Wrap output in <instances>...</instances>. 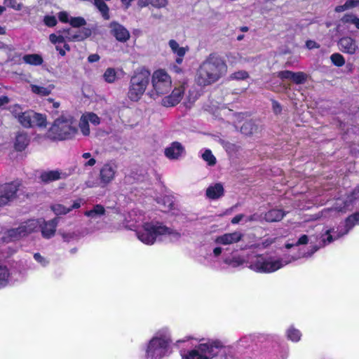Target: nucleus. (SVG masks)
<instances>
[{
  "label": "nucleus",
  "mask_w": 359,
  "mask_h": 359,
  "mask_svg": "<svg viewBox=\"0 0 359 359\" xmlns=\"http://www.w3.org/2000/svg\"><path fill=\"white\" fill-rule=\"evenodd\" d=\"M55 48L62 56L65 55L66 50L69 51L70 50L69 46L66 43H64L63 47H61L60 45H57Z\"/></svg>",
  "instance_id": "nucleus-56"
},
{
  "label": "nucleus",
  "mask_w": 359,
  "mask_h": 359,
  "mask_svg": "<svg viewBox=\"0 0 359 359\" xmlns=\"http://www.w3.org/2000/svg\"><path fill=\"white\" fill-rule=\"evenodd\" d=\"M344 23H348L353 25L358 29H359V18L353 14H346L341 18Z\"/></svg>",
  "instance_id": "nucleus-38"
},
{
  "label": "nucleus",
  "mask_w": 359,
  "mask_h": 359,
  "mask_svg": "<svg viewBox=\"0 0 359 359\" xmlns=\"http://www.w3.org/2000/svg\"><path fill=\"white\" fill-rule=\"evenodd\" d=\"M318 247L313 246L309 253L299 252L297 256L291 258H278L270 255H255L249 260V268L257 273H269L274 272L286 264L304 257H309L313 254Z\"/></svg>",
  "instance_id": "nucleus-5"
},
{
  "label": "nucleus",
  "mask_w": 359,
  "mask_h": 359,
  "mask_svg": "<svg viewBox=\"0 0 359 359\" xmlns=\"http://www.w3.org/2000/svg\"><path fill=\"white\" fill-rule=\"evenodd\" d=\"M218 355L220 359H237L232 347L224 346L219 340L202 339L194 348L181 352L182 359H212Z\"/></svg>",
  "instance_id": "nucleus-3"
},
{
  "label": "nucleus",
  "mask_w": 359,
  "mask_h": 359,
  "mask_svg": "<svg viewBox=\"0 0 359 359\" xmlns=\"http://www.w3.org/2000/svg\"><path fill=\"white\" fill-rule=\"evenodd\" d=\"M40 226L41 234L45 238H50L55 235L56 227L57 226L59 219L54 218L50 221H45L43 219H40Z\"/></svg>",
  "instance_id": "nucleus-15"
},
{
  "label": "nucleus",
  "mask_w": 359,
  "mask_h": 359,
  "mask_svg": "<svg viewBox=\"0 0 359 359\" xmlns=\"http://www.w3.org/2000/svg\"><path fill=\"white\" fill-rule=\"evenodd\" d=\"M184 152V147L182 145L177 142H172L168 147L165 149V155L167 158L171 160L179 158Z\"/></svg>",
  "instance_id": "nucleus-22"
},
{
  "label": "nucleus",
  "mask_w": 359,
  "mask_h": 359,
  "mask_svg": "<svg viewBox=\"0 0 359 359\" xmlns=\"http://www.w3.org/2000/svg\"><path fill=\"white\" fill-rule=\"evenodd\" d=\"M104 1L105 0H94V4L100 12L102 17L105 20H108L109 18V8L104 3Z\"/></svg>",
  "instance_id": "nucleus-33"
},
{
  "label": "nucleus",
  "mask_w": 359,
  "mask_h": 359,
  "mask_svg": "<svg viewBox=\"0 0 359 359\" xmlns=\"http://www.w3.org/2000/svg\"><path fill=\"white\" fill-rule=\"evenodd\" d=\"M272 107H273V111H274V112L276 114L280 113V111H281V106H280V104L278 102L273 101Z\"/></svg>",
  "instance_id": "nucleus-60"
},
{
  "label": "nucleus",
  "mask_w": 359,
  "mask_h": 359,
  "mask_svg": "<svg viewBox=\"0 0 359 359\" xmlns=\"http://www.w3.org/2000/svg\"><path fill=\"white\" fill-rule=\"evenodd\" d=\"M286 335L287 339L293 342H298L302 337L301 332L294 327H290L287 329Z\"/></svg>",
  "instance_id": "nucleus-34"
},
{
  "label": "nucleus",
  "mask_w": 359,
  "mask_h": 359,
  "mask_svg": "<svg viewBox=\"0 0 359 359\" xmlns=\"http://www.w3.org/2000/svg\"><path fill=\"white\" fill-rule=\"evenodd\" d=\"M63 34L65 37V41H82L84 39L88 37L90 35V31L87 29H84L80 31L78 34H72L70 30L65 31Z\"/></svg>",
  "instance_id": "nucleus-24"
},
{
  "label": "nucleus",
  "mask_w": 359,
  "mask_h": 359,
  "mask_svg": "<svg viewBox=\"0 0 359 359\" xmlns=\"http://www.w3.org/2000/svg\"><path fill=\"white\" fill-rule=\"evenodd\" d=\"M339 49L346 54L354 55L359 51L356 40L351 36H343L337 43Z\"/></svg>",
  "instance_id": "nucleus-14"
},
{
  "label": "nucleus",
  "mask_w": 359,
  "mask_h": 359,
  "mask_svg": "<svg viewBox=\"0 0 359 359\" xmlns=\"http://www.w3.org/2000/svg\"><path fill=\"white\" fill-rule=\"evenodd\" d=\"M292 72L285 70V71H281L277 73L278 77H279L281 79H292Z\"/></svg>",
  "instance_id": "nucleus-54"
},
{
  "label": "nucleus",
  "mask_w": 359,
  "mask_h": 359,
  "mask_svg": "<svg viewBox=\"0 0 359 359\" xmlns=\"http://www.w3.org/2000/svg\"><path fill=\"white\" fill-rule=\"evenodd\" d=\"M222 252V248L220 247H216L212 250V255L215 257H218Z\"/></svg>",
  "instance_id": "nucleus-62"
},
{
  "label": "nucleus",
  "mask_w": 359,
  "mask_h": 359,
  "mask_svg": "<svg viewBox=\"0 0 359 359\" xmlns=\"http://www.w3.org/2000/svg\"><path fill=\"white\" fill-rule=\"evenodd\" d=\"M256 130V126L251 121L245 122L241 128V133L246 135L252 134Z\"/></svg>",
  "instance_id": "nucleus-37"
},
{
  "label": "nucleus",
  "mask_w": 359,
  "mask_h": 359,
  "mask_svg": "<svg viewBox=\"0 0 359 359\" xmlns=\"http://www.w3.org/2000/svg\"><path fill=\"white\" fill-rule=\"evenodd\" d=\"M100 56L97 54H91L88 57V61L89 62H97L100 60Z\"/></svg>",
  "instance_id": "nucleus-61"
},
{
  "label": "nucleus",
  "mask_w": 359,
  "mask_h": 359,
  "mask_svg": "<svg viewBox=\"0 0 359 359\" xmlns=\"http://www.w3.org/2000/svg\"><path fill=\"white\" fill-rule=\"evenodd\" d=\"M306 46L309 49H313L319 48V45L314 41L309 40L306 43Z\"/></svg>",
  "instance_id": "nucleus-58"
},
{
  "label": "nucleus",
  "mask_w": 359,
  "mask_h": 359,
  "mask_svg": "<svg viewBox=\"0 0 359 359\" xmlns=\"http://www.w3.org/2000/svg\"><path fill=\"white\" fill-rule=\"evenodd\" d=\"M150 81V72L144 68L136 70L132 76L128 92V98L137 102L146 91Z\"/></svg>",
  "instance_id": "nucleus-8"
},
{
  "label": "nucleus",
  "mask_w": 359,
  "mask_h": 359,
  "mask_svg": "<svg viewBox=\"0 0 359 359\" xmlns=\"http://www.w3.org/2000/svg\"><path fill=\"white\" fill-rule=\"evenodd\" d=\"M104 214L105 208L102 205H96L91 210H87L84 212L85 216L88 217L91 220L100 218Z\"/></svg>",
  "instance_id": "nucleus-25"
},
{
  "label": "nucleus",
  "mask_w": 359,
  "mask_h": 359,
  "mask_svg": "<svg viewBox=\"0 0 359 359\" xmlns=\"http://www.w3.org/2000/svg\"><path fill=\"white\" fill-rule=\"evenodd\" d=\"M49 39L51 41V43H53L55 45V46L57 45L60 46L62 43H66L65 37L63 34H59V35L55 34H51L49 36Z\"/></svg>",
  "instance_id": "nucleus-47"
},
{
  "label": "nucleus",
  "mask_w": 359,
  "mask_h": 359,
  "mask_svg": "<svg viewBox=\"0 0 359 359\" xmlns=\"http://www.w3.org/2000/svg\"><path fill=\"white\" fill-rule=\"evenodd\" d=\"M111 34L120 42H126L130 39V33L123 25L113 22L109 25Z\"/></svg>",
  "instance_id": "nucleus-17"
},
{
  "label": "nucleus",
  "mask_w": 359,
  "mask_h": 359,
  "mask_svg": "<svg viewBox=\"0 0 359 359\" xmlns=\"http://www.w3.org/2000/svg\"><path fill=\"white\" fill-rule=\"evenodd\" d=\"M245 260L240 256H233L224 259V262L229 266L237 267L242 265Z\"/></svg>",
  "instance_id": "nucleus-35"
},
{
  "label": "nucleus",
  "mask_w": 359,
  "mask_h": 359,
  "mask_svg": "<svg viewBox=\"0 0 359 359\" xmlns=\"http://www.w3.org/2000/svg\"><path fill=\"white\" fill-rule=\"evenodd\" d=\"M18 186L16 182L0 185V206L7 205L15 198Z\"/></svg>",
  "instance_id": "nucleus-13"
},
{
  "label": "nucleus",
  "mask_w": 359,
  "mask_h": 359,
  "mask_svg": "<svg viewBox=\"0 0 359 359\" xmlns=\"http://www.w3.org/2000/svg\"><path fill=\"white\" fill-rule=\"evenodd\" d=\"M57 16L62 22H69L73 27H80L86 24V21L83 18L70 17L66 11L60 12Z\"/></svg>",
  "instance_id": "nucleus-21"
},
{
  "label": "nucleus",
  "mask_w": 359,
  "mask_h": 359,
  "mask_svg": "<svg viewBox=\"0 0 359 359\" xmlns=\"http://www.w3.org/2000/svg\"><path fill=\"white\" fill-rule=\"evenodd\" d=\"M86 120L93 126H98L101 122L100 118L93 112H86L82 115Z\"/></svg>",
  "instance_id": "nucleus-39"
},
{
  "label": "nucleus",
  "mask_w": 359,
  "mask_h": 359,
  "mask_svg": "<svg viewBox=\"0 0 359 359\" xmlns=\"http://www.w3.org/2000/svg\"><path fill=\"white\" fill-rule=\"evenodd\" d=\"M67 174L60 170L43 171L40 175V179L45 183H50L56 180L65 179Z\"/></svg>",
  "instance_id": "nucleus-20"
},
{
  "label": "nucleus",
  "mask_w": 359,
  "mask_h": 359,
  "mask_svg": "<svg viewBox=\"0 0 359 359\" xmlns=\"http://www.w3.org/2000/svg\"><path fill=\"white\" fill-rule=\"evenodd\" d=\"M130 217L137 224L135 231L138 239L146 245H151L156 241L166 237L171 241H177L180 238L178 231L160 222L150 220L142 212L133 211L130 213Z\"/></svg>",
  "instance_id": "nucleus-2"
},
{
  "label": "nucleus",
  "mask_w": 359,
  "mask_h": 359,
  "mask_svg": "<svg viewBox=\"0 0 359 359\" xmlns=\"http://www.w3.org/2000/svg\"><path fill=\"white\" fill-rule=\"evenodd\" d=\"M202 158L209 165L212 166L216 163V158L209 149L205 150L203 153Z\"/></svg>",
  "instance_id": "nucleus-44"
},
{
  "label": "nucleus",
  "mask_w": 359,
  "mask_h": 359,
  "mask_svg": "<svg viewBox=\"0 0 359 359\" xmlns=\"http://www.w3.org/2000/svg\"><path fill=\"white\" fill-rule=\"evenodd\" d=\"M312 237H309L308 236L306 235H302L299 239L298 241H297L296 243H292V244H290V243H287L285 247L287 248H290L292 247H294V246H298V245H306L309 243V241L311 240Z\"/></svg>",
  "instance_id": "nucleus-48"
},
{
  "label": "nucleus",
  "mask_w": 359,
  "mask_h": 359,
  "mask_svg": "<svg viewBox=\"0 0 359 359\" xmlns=\"http://www.w3.org/2000/svg\"><path fill=\"white\" fill-rule=\"evenodd\" d=\"M248 77V73L244 70L236 72L231 75V78L235 80H244Z\"/></svg>",
  "instance_id": "nucleus-51"
},
{
  "label": "nucleus",
  "mask_w": 359,
  "mask_h": 359,
  "mask_svg": "<svg viewBox=\"0 0 359 359\" xmlns=\"http://www.w3.org/2000/svg\"><path fill=\"white\" fill-rule=\"evenodd\" d=\"M10 273L5 266H0V288L6 286L9 280Z\"/></svg>",
  "instance_id": "nucleus-36"
},
{
  "label": "nucleus",
  "mask_w": 359,
  "mask_h": 359,
  "mask_svg": "<svg viewBox=\"0 0 359 359\" xmlns=\"http://www.w3.org/2000/svg\"><path fill=\"white\" fill-rule=\"evenodd\" d=\"M79 127L83 135L88 136L90 135V130L89 127V123L83 116H81Z\"/></svg>",
  "instance_id": "nucleus-40"
},
{
  "label": "nucleus",
  "mask_w": 359,
  "mask_h": 359,
  "mask_svg": "<svg viewBox=\"0 0 359 359\" xmlns=\"http://www.w3.org/2000/svg\"><path fill=\"white\" fill-rule=\"evenodd\" d=\"M82 158L88 160L87 161L83 163V165L85 167H93L96 163V160L92 157L91 154L89 152H86L82 154Z\"/></svg>",
  "instance_id": "nucleus-49"
},
{
  "label": "nucleus",
  "mask_w": 359,
  "mask_h": 359,
  "mask_svg": "<svg viewBox=\"0 0 359 359\" xmlns=\"http://www.w3.org/2000/svg\"><path fill=\"white\" fill-rule=\"evenodd\" d=\"M346 234V233H344L343 226H339L337 229L334 228L327 229L325 231L324 233L322 234L320 242H322L323 245H325Z\"/></svg>",
  "instance_id": "nucleus-16"
},
{
  "label": "nucleus",
  "mask_w": 359,
  "mask_h": 359,
  "mask_svg": "<svg viewBox=\"0 0 359 359\" xmlns=\"http://www.w3.org/2000/svg\"><path fill=\"white\" fill-rule=\"evenodd\" d=\"M245 220V222H248L252 220L257 219L256 215H254L252 216L246 217L243 214L237 215L231 219V223L233 224L239 223L242 220Z\"/></svg>",
  "instance_id": "nucleus-45"
},
{
  "label": "nucleus",
  "mask_w": 359,
  "mask_h": 359,
  "mask_svg": "<svg viewBox=\"0 0 359 359\" xmlns=\"http://www.w3.org/2000/svg\"><path fill=\"white\" fill-rule=\"evenodd\" d=\"M8 102V98L6 96L0 97V106L4 105Z\"/></svg>",
  "instance_id": "nucleus-64"
},
{
  "label": "nucleus",
  "mask_w": 359,
  "mask_h": 359,
  "mask_svg": "<svg viewBox=\"0 0 359 359\" xmlns=\"http://www.w3.org/2000/svg\"><path fill=\"white\" fill-rule=\"evenodd\" d=\"M168 46L172 53L176 56V62L180 65L183 61L184 55L189 51V48L187 46H181L175 39H170L168 41Z\"/></svg>",
  "instance_id": "nucleus-18"
},
{
  "label": "nucleus",
  "mask_w": 359,
  "mask_h": 359,
  "mask_svg": "<svg viewBox=\"0 0 359 359\" xmlns=\"http://www.w3.org/2000/svg\"><path fill=\"white\" fill-rule=\"evenodd\" d=\"M34 258L43 267H46L49 264L48 259L40 253H35Z\"/></svg>",
  "instance_id": "nucleus-52"
},
{
  "label": "nucleus",
  "mask_w": 359,
  "mask_h": 359,
  "mask_svg": "<svg viewBox=\"0 0 359 359\" xmlns=\"http://www.w3.org/2000/svg\"><path fill=\"white\" fill-rule=\"evenodd\" d=\"M285 213L281 210L273 209L267 212L264 215V219L268 222H275L281 220Z\"/></svg>",
  "instance_id": "nucleus-29"
},
{
  "label": "nucleus",
  "mask_w": 359,
  "mask_h": 359,
  "mask_svg": "<svg viewBox=\"0 0 359 359\" xmlns=\"http://www.w3.org/2000/svg\"><path fill=\"white\" fill-rule=\"evenodd\" d=\"M51 210L57 215H66L71 211V208L64 206L62 204L56 203L51 206Z\"/></svg>",
  "instance_id": "nucleus-41"
},
{
  "label": "nucleus",
  "mask_w": 359,
  "mask_h": 359,
  "mask_svg": "<svg viewBox=\"0 0 359 359\" xmlns=\"http://www.w3.org/2000/svg\"><path fill=\"white\" fill-rule=\"evenodd\" d=\"M359 197V189H354L351 196H347L346 199L338 198L332 208H327L321 211V217L324 218H334L344 212L348 208L350 203L354 199Z\"/></svg>",
  "instance_id": "nucleus-9"
},
{
  "label": "nucleus",
  "mask_w": 359,
  "mask_h": 359,
  "mask_svg": "<svg viewBox=\"0 0 359 359\" xmlns=\"http://www.w3.org/2000/svg\"><path fill=\"white\" fill-rule=\"evenodd\" d=\"M40 222V219L26 221L22 223L18 228L8 231L7 236L4 237V239L6 242H9L24 237L37 231L39 229Z\"/></svg>",
  "instance_id": "nucleus-10"
},
{
  "label": "nucleus",
  "mask_w": 359,
  "mask_h": 359,
  "mask_svg": "<svg viewBox=\"0 0 359 359\" xmlns=\"http://www.w3.org/2000/svg\"><path fill=\"white\" fill-rule=\"evenodd\" d=\"M82 203H83V199L79 198V199L74 201L71 207H69V208H71V210L72 209L79 208Z\"/></svg>",
  "instance_id": "nucleus-59"
},
{
  "label": "nucleus",
  "mask_w": 359,
  "mask_h": 359,
  "mask_svg": "<svg viewBox=\"0 0 359 359\" xmlns=\"http://www.w3.org/2000/svg\"><path fill=\"white\" fill-rule=\"evenodd\" d=\"M23 61L32 65H40L43 62V58L38 54H27L23 56Z\"/></svg>",
  "instance_id": "nucleus-31"
},
{
  "label": "nucleus",
  "mask_w": 359,
  "mask_h": 359,
  "mask_svg": "<svg viewBox=\"0 0 359 359\" xmlns=\"http://www.w3.org/2000/svg\"><path fill=\"white\" fill-rule=\"evenodd\" d=\"M224 187L221 183H215L208 187L206 196L208 198L215 200L224 195Z\"/></svg>",
  "instance_id": "nucleus-23"
},
{
  "label": "nucleus",
  "mask_w": 359,
  "mask_h": 359,
  "mask_svg": "<svg viewBox=\"0 0 359 359\" xmlns=\"http://www.w3.org/2000/svg\"><path fill=\"white\" fill-rule=\"evenodd\" d=\"M4 4L15 11H20L22 8V4L18 0H4Z\"/></svg>",
  "instance_id": "nucleus-50"
},
{
  "label": "nucleus",
  "mask_w": 359,
  "mask_h": 359,
  "mask_svg": "<svg viewBox=\"0 0 359 359\" xmlns=\"http://www.w3.org/2000/svg\"><path fill=\"white\" fill-rule=\"evenodd\" d=\"M168 4V0H138L137 5L140 8L151 6L154 8H164Z\"/></svg>",
  "instance_id": "nucleus-27"
},
{
  "label": "nucleus",
  "mask_w": 359,
  "mask_h": 359,
  "mask_svg": "<svg viewBox=\"0 0 359 359\" xmlns=\"http://www.w3.org/2000/svg\"><path fill=\"white\" fill-rule=\"evenodd\" d=\"M227 70L226 63L221 57L210 54L200 65L196 76V81L205 86L216 82Z\"/></svg>",
  "instance_id": "nucleus-4"
},
{
  "label": "nucleus",
  "mask_w": 359,
  "mask_h": 359,
  "mask_svg": "<svg viewBox=\"0 0 359 359\" xmlns=\"http://www.w3.org/2000/svg\"><path fill=\"white\" fill-rule=\"evenodd\" d=\"M306 80V75L301 72H293L292 75L291 81L297 84L303 83Z\"/></svg>",
  "instance_id": "nucleus-46"
},
{
  "label": "nucleus",
  "mask_w": 359,
  "mask_h": 359,
  "mask_svg": "<svg viewBox=\"0 0 359 359\" xmlns=\"http://www.w3.org/2000/svg\"><path fill=\"white\" fill-rule=\"evenodd\" d=\"M29 139L25 133H19L15 138V148L18 151L24 150L29 144Z\"/></svg>",
  "instance_id": "nucleus-28"
},
{
  "label": "nucleus",
  "mask_w": 359,
  "mask_h": 359,
  "mask_svg": "<svg viewBox=\"0 0 359 359\" xmlns=\"http://www.w3.org/2000/svg\"><path fill=\"white\" fill-rule=\"evenodd\" d=\"M45 24L48 27H54L57 24V20L54 16H46L44 18Z\"/></svg>",
  "instance_id": "nucleus-55"
},
{
  "label": "nucleus",
  "mask_w": 359,
  "mask_h": 359,
  "mask_svg": "<svg viewBox=\"0 0 359 359\" xmlns=\"http://www.w3.org/2000/svg\"><path fill=\"white\" fill-rule=\"evenodd\" d=\"M77 133L74 118L71 115H61L49 130V136L55 140H65L72 138Z\"/></svg>",
  "instance_id": "nucleus-7"
},
{
  "label": "nucleus",
  "mask_w": 359,
  "mask_h": 359,
  "mask_svg": "<svg viewBox=\"0 0 359 359\" xmlns=\"http://www.w3.org/2000/svg\"><path fill=\"white\" fill-rule=\"evenodd\" d=\"M118 172V165L115 161H108L103 164L100 170L99 180L102 187L112 182Z\"/></svg>",
  "instance_id": "nucleus-12"
},
{
  "label": "nucleus",
  "mask_w": 359,
  "mask_h": 359,
  "mask_svg": "<svg viewBox=\"0 0 359 359\" xmlns=\"http://www.w3.org/2000/svg\"><path fill=\"white\" fill-rule=\"evenodd\" d=\"M151 88L147 95L156 100L161 98V104L165 107H172L178 104L182 100L185 87L183 84L172 86V79L164 69H158L150 74Z\"/></svg>",
  "instance_id": "nucleus-1"
},
{
  "label": "nucleus",
  "mask_w": 359,
  "mask_h": 359,
  "mask_svg": "<svg viewBox=\"0 0 359 359\" xmlns=\"http://www.w3.org/2000/svg\"><path fill=\"white\" fill-rule=\"evenodd\" d=\"M346 10H348L347 7H346V3L344 4V5H341V6H337L336 8H335V11L336 12H343Z\"/></svg>",
  "instance_id": "nucleus-63"
},
{
  "label": "nucleus",
  "mask_w": 359,
  "mask_h": 359,
  "mask_svg": "<svg viewBox=\"0 0 359 359\" xmlns=\"http://www.w3.org/2000/svg\"><path fill=\"white\" fill-rule=\"evenodd\" d=\"M19 123L25 128L46 127L47 124L46 116L42 114L36 113L32 110L24 111L18 119Z\"/></svg>",
  "instance_id": "nucleus-11"
},
{
  "label": "nucleus",
  "mask_w": 359,
  "mask_h": 359,
  "mask_svg": "<svg viewBox=\"0 0 359 359\" xmlns=\"http://www.w3.org/2000/svg\"><path fill=\"white\" fill-rule=\"evenodd\" d=\"M30 88L32 92L34 94H36L39 96H48L55 88V86L53 84H49L46 86H40L32 84L30 85Z\"/></svg>",
  "instance_id": "nucleus-26"
},
{
  "label": "nucleus",
  "mask_w": 359,
  "mask_h": 359,
  "mask_svg": "<svg viewBox=\"0 0 359 359\" xmlns=\"http://www.w3.org/2000/svg\"><path fill=\"white\" fill-rule=\"evenodd\" d=\"M224 147L226 152L231 156L236 154L241 149L239 145L229 142L224 143Z\"/></svg>",
  "instance_id": "nucleus-43"
},
{
  "label": "nucleus",
  "mask_w": 359,
  "mask_h": 359,
  "mask_svg": "<svg viewBox=\"0 0 359 359\" xmlns=\"http://www.w3.org/2000/svg\"><path fill=\"white\" fill-rule=\"evenodd\" d=\"M10 111L12 113V114L17 118H19V116H20L21 114L24 111H22V109L19 105H13L10 107Z\"/></svg>",
  "instance_id": "nucleus-53"
},
{
  "label": "nucleus",
  "mask_w": 359,
  "mask_h": 359,
  "mask_svg": "<svg viewBox=\"0 0 359 359\" xmlns=\"http://www.w3.org/2000/svg\"><path fill=\"white\" fill-rule=\"evenodd\" d=\"M103 78L109 83H114L118 79V72L114 68H107L103 74Z\"/></svg>",
  "instance_id": "nucleus-32"
},
{
  "label": "nucleus",
  "mask_w": 359,
  "mask_h": 359,
  "mask_svg": "<svg viewBox=\"0 0 359 359\" xmlns=\"http://www.w3.org/2000/svg\"><path fill=\"white\" fill-rule=\"evenodd\" d=\"M359 224V212L355 213L351 216L348 217L344 227V233H348V232L356 224Z\"/></svg>",
  "instance_id": "nucleus-30"
},
{
  "label": "nucleus",
  "mask_w": 359,
  "mask_h": 359,
  "mask_svg": "<svg viewBox=\"0 0 359 359\" xmlns=\"http://www.w3.org/2000/svg\"><path fill=\"white\" fill-rule=\"evenodd\" d=\"M243 236V235L241 232L234 231L217 236L215 239V242L219 245H231L240 241Z\"/></svg>",
  "instance_id": "nucleus-19"
},
{
  "label": "nucleus",
  "mask_w": 359,
  "mask_h": 359,
  "mask_svg": "<svg viewBox=\"0 0 359 359\" xmlns=\"http://www.w3.org/2000/svg\"><path fill=\"white\" fill-rule=\"evenodd\" d=\"M332 62L337 67H342L345 64L344 56L338 53H333L330 56Z\"/></svg>",
  "instance_id": "nucleus-42"
},
{
  "label": "nucleus",
  "mask_w": 359,
  "mask_h": 359,
  "mask_svg": "<svg viewBox=\"0 0 359 359\" xmlns=\"http://www.w3.org/2000/svg\"><path fill=\"white\" fill-rule=\"evenodd\" d=\"M172 342L169 328L164 327L159 329L147 344L144 359H162L169 355Z\"/></svg>",
  "instance_id": "nucleus-6"
},
{
  "label": "nucleus",
  "mask_w": 359,
  "mask_h": 359,
  "mask_svg": "<svg viewBox=\"0 0 359 359\" xmlns=\"http://www.w3.org/2000/svg\"><path fill=\"white\" fill-rule=\"evenodd\" d=\"M359 6V0H347L346 1V7L348 9L358 7Z\"/></svg>",
  "instance_id": "nucleus-57"
}]
</instances>
